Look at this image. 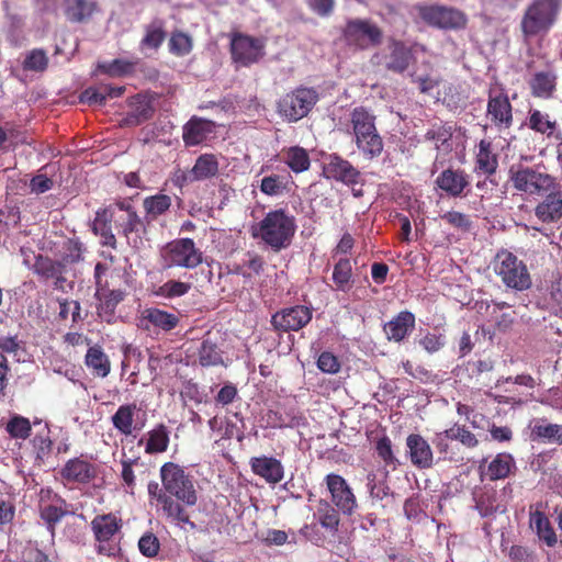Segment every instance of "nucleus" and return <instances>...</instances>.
<instances>
[{"label": "nucleus", "instance_id": "f257e3e1", "mask_svg": "<svg viewBox=\"0 0 562 562\" xmlns=\"http://www.w3.org/2000/svg\"><path fill=\"white\" fill-rule=\"evenodd\" d=\"M296 231L295 217L284 209L271 210L251 228V236L279 252L292 244Z\"/></svg>", "mask_w": 562, "mask_h": 562}, {"label": "nucleus", "instance_id": "f03ea898", "mask_svg": "<svg viewBox=\"0 0 562 562\" xmlns=\"http://www.w3.org/2000/svg\"><path fill=\"white\" fill-rule=\"evenodd\" d=\"M561 0H532L526 8L520 22L525 38L547 34L554 25Z\"/></svg>", "mask_w": 562, "mask_h": 562}, {"label": "nucleus", "instance_id": "7ed1b4c3", "mask_svg": "<svg viewBox=\"0 0 562 562\" xmlns=\"http://www.w3.org/2000/svg\"><path fill=\"white\" fill-rule=\"evenodd\" d=\"M160 477L168 495L181 503L182 508L186 509V507L196 504L198 495L193 481L182 467L173 462H166L160 468Z\"/></svg>", "mask_w": 562, "mask_h": 562}, {"label": "nucleus", "instance_id": "20e7f679", "mask_svg": "<svg viewBox=\"0 0 562 562\" xmlns=\"http://www.w3.org/2000/svg\"><path fill=\"white\" fill-rule=\"evenodd\" d=\"M508 173L514 189L528 195H543L557 187L555 178L539 167L513 165Z\"/></svg>", "mask_w": 562, "mask_h": 562}, {"label": "nucleus", "instance_id": "39448f33", "mask_svg": "<svg viewBox=\"0 0 562 562\" xmlns=\"http://www.w3.org/2000/svg\"><path fill=\"white\" fill-rule=\"evenodd\" d=\"M318 99L314 88L300 86L279 99L277 112L284 121L296 123L308 115Z\"/></svg>", "mask_w": 562, "mask_h": 562}, {"label": "nucleus", "instance_id": "423d86ee", "mask_svg": "<svg viewBox=\"0 0 562 562\" xmlns=\"http://www.w3.org/2000/svg\"><path fill=\"white\" fill-rule=\"evenodd\" d=\"M123 527L122 519L114 513L99 514L90 522L94 550L99 555L115 557L120 550L115 537Z\"/></svg>", "mask_w": 562, "mask_h": 562}, {"label": "nucleus", "instance_id": "0eeeda50", "mask_svg": "<svg viewBox=\"0 0 562 562\" xmlns=\"http://www.w3.org/2000/svg\"><path fill=\"white\" fill-rule=\"evenodd\" d=\"M494 271L509 289L526 291L532 284L531 276L525 262L508 250L497 252L494 260Z\"/></svg>", "mask_w": 562, "mask_h": 562}, {"label": "nucleus", "instance_id": "6e6552de", "mask_svg": "<svg viewBox=\"0 0 562 562\" xmlns=\"http://www.w3.org/2000/svg\"><path fill=\"white\" fill-rule=\"evenodd\" d=\"M413 10L428 26L440 30H462L467 26V15L454 8L439 4H415Z\"/></svg>", "mask_w": 562, "mask_h": 562}, {"label": "nucleus", "instance_id": "1a4fd4ad", "mask_svg": "<svg viewBox=\"0 0 562 562\" xmlns=\"http://www.w3.org/2000/svg\"><path fill=\"white\" fill-rule=\"evenodd\" d=\"M316 522L306 524L300 529L301 536L316 546H322L325 541L324 535L319 531L318 526L325 529L330 536L338 532L340 525V516L328 501L318 499L316 512L314 513Z\"/></svg>", "mask_w": 562, "mask_h": 562}, {"label": "nucleus", "instance_id": "9d476101", "mask_svg": "<svg viewBox=\"0 0 562 562\" xmlns=\"http://www.w3.org/2000/svg\"><path fill=\"white\" fill-rule=\"evenodd\" d=\"M266 42L244 33H233L231 36L229 52L232 61L236 68L250 67L259 63L266 52Z\"/></svg>", "mask_w": 562, "mask_h": 562}, {"label": "nucleus", "instance_id": "9b49d317", "mask_svg": "<svg viewBox=\"0 0 562 562\" xmlns=\"http://www.w3.org/2000/svg\"><path fill=\"white\" fill-rule=\"evenodd\" d=\"M342 35L348 46L361 50L379 46L383 40L382 30L367 19L349 20Z\"/></svg>", "mask_w": 562, "mask_h": 562}, {"label": "nucleus", "instance_id": "f8f14e48", "mask_svg": "<svg viewBox=\"0 0 562 562\" xmlns=\"http://www.w3.org/2000/svg\"><path fill=\"white\" fill-rule=\"evenodd\" d=\"M485 117L491 126L499 132L509 130L513 126V105L504 88L490 87Z\"/></svg>", "mask_w": 562, "mask_h": 562}, {"label": "nucleus", "instance_id": "ddd939ff", "mask_svg": "<svg viewBox=\"0 0 562 562\" xmlns=\"http://www.w3.org/2000/svg\"><path fill=\"white\" fill-rule=\"evenodd\" d=\"M148 495L150 502H156L158 507V512L161 513L162 517L181 528L186 525L190 527V529H195V524L190 519V515L187 509L182 508V504L176 502L170 495H168L166 488L159 487L158 483L150 482L148 484Z\"/></svg>", "mask_w": 562, "mask_h": 562}, {"label": "nucleus", "instance_id": "4468645a", "mask_svg": "<svg viewBox=\"0 0 562 562\" xmlns=\"http://www.w3.org/2000/svg\"><path fill=\"white\" fill-rule=\"evenodd\" d=\"M162 258L166 268L180 267L194 269L202 263L203 254L195 247L193 239L179 238L167 244L162 252Z\"/></svg>", "mask_w": 562, "mask_h": 562}, {"label": "nucleus", "instance_id": "2eb2a0df", "mask_svg": "<svg viewBox=\"0 0 562 562\" xmlns=\"http://www.w3.org/2000/svg\"><path fill=\"white\" fill-rule=\"evenodd\" d=\"M313 317V311L305 305L284 307L271 316V326L276 331H299L305 327Z\"/></svg>", "mask_w": 562, "mask_h": 562}, {"label": "nucleus", "instance_id": "dca6fc26", "mask_svg": "<svg viewBox=\"0 0 562 562\" xmlns=\"http://www.w3.org/2000/svg\"><path fill=\"white\" fill-rule=\"evenodd\" d=\"M323 172L327 179L342 182L346 186L362 183L361 172L338 154H330L325 158Z\"/></svg>", "mask_w": 562, "mask_h": 562}, {"label": "nucleus", "instance_id": "f3484780", "mask_svg": "<svg viewBox=\"0 0 562 562\" xmlns=\"http://www.w3.org/2000/svg\"><path fill=\"white\" fill-rule=\"evenodd\" d=\"M325 481L335 506L344 514L351 515L357 507V501L347 481L335 473L326 475Z\"/></svg>", "mask_w": 562, "mask_h": 562}, {"label": "nucleus", "instance_id": "a211bd4d", "mask_svg": "<svg viewBox=\"0 0 562 562\" xmlns=\"http://www.w3.org/2000/svg\"><path fill=\"white\" fill-rule=\"evenodd\" d=\"M406 454L411 463L420 470L434 465V452L429 442L419 434H411L406 438Z\"/></svg>", "mask_w": 562, "mask_h": 562}, {"label": "nucleus", "instance_id": "6ab92c4d", "mask_svg": "<svg viewBox=\"0 0 562 562\" xmlns=\"http://www.w3.org/2000/svg\"><path fill=\"white\" fill-rule=\"evenodd\" d=\"M436 184L452 198L465 196L470 187L469 175L462 169L448 168L437 177Z\"/></svg>", "mask_w": 562, "mask_h": 562}, {"label": "nucleus", "instance_id": "aec40b11", "mask_svg": "<svg viewBox=\"0 0 562 562\" xmlns=\"http://www.w3.org/2000/svg\"><path fill=\"white\" fill-rule=\"evenodd\" d=\"M68 483L88 484L97 476L95 465L81 457L69 459L59 471Z\"/></svg>", "mask_w": 562, "mask_h": 562}, {"label": "nucleus", "instance_id": "412c9836", "mask_svg": "<svg viewBox=\"0 0 562 562\" xmlns=\"http://www.w3.org/2000/svg\"><path fill=\"white\" fill-rule=\"evenodd\" d=\"M252 473L263 479L268 484L276 485L284 477V467L281 461L274 457H252L249 460Z\"/></svg>", "mask_w": 562, "mask_h": 562}, {"label": "nucleus", "instance_id": "4be33fe9", "mask_svg": "<svg viewBox=\"0 0 562 562\" xmlns=\"http://www.w3.org/2000/svg\"><path fill=\"white\" fill-rule=\"evenodd\" d=\"M137 411L136 403L120 405L111 417L113 427L125 437L133 435L134 431L142 430L145 422L136 418Z\"/></svg>", "mask_w": 562, "mask_h": 562}, {"label": "nucleus", "instance_id": "5701e85b", "mask_svg": "<svg viewBox=\"0 0 562 562\" xmlns=\"http://www.w3.org/2000/svg\"><path fill=\"white\" fill-rule=\"evenodd\" d=\"M61 8L66 20L77 24L90 22L100 11L97 0H63Z\"/></svg>", "mask_w": 562, "mask_h": 562}, {"label": "nucleus", "instance_id": "b1692460", "mask_svg": "<svg viewBox=\"0 0 562 562\" xmlns=\"http://www.w3.org/2000/svg\"><path fill=\"white\" fill-rule=\"evenodd\" d=\"M387 48L390 54L386 58L385 68L392 72H405L413 59V52L406 44L395 37L387 40Z\"/></svg>", "mask_w": 562, "mask_h": 562}, {"label": "nucleus", "instance_id": "393cba45", "mask_svg": "<svg viewBox=\"0 0 562 562\" xmlns=\"http://www.w3.org/2000/svg\"><path fill=\"white\" fill-rule=\"evenodd\" d=\"M215 122L193 115L182 128V139L186 146H198L214 133Z\"/></svg>", "mask_w": 562, "mask_h": 562}, {"label": "nucleus", "instance_id": "a878e982", "mask_svg": "<svg viewBox=\"0 0 562 562\" xmlns=\"http://www.w3.org/2000/svg\"><path fill=\"white\" fill-rule=\"evenodd\" d=\"M416 318L409 311H402L384 324L383 331L390 341H403L415 328Z\"/></svg>", "mask_w": 562, "mask_h": 562}, {"label": "nucleus", "instance_id": "bb28decb", "mask_svg": "<svg viewBox=\"0 0 562 562\" xmlns=\"http://www.w3.org/2000/svg\"><path fill=\"white\" fill-rule=\"evenodd\" d=\"M498 168V155L494 153L491 140L481 139L477 145V151L474 158V172L479 176L490 178L494 176Z\"/></svg>", "mask_w": 562, "mask_h": 562}, {"label": "nucleus", "instance_id": "cd10ccee", "mask_svg": "<svg viewBox=\"0 0 562 562\" xmlns=\"http://www.w3.org/2000/svg\"><path fill=\"white\" fill-rule=\"evenodd\" d=\"M113 221L114 213L110 209H99L95 212L91 229L94 235L100 236L102 246H106L115 250L117 248V241L112 232Z\"/></svg>", "mask_w": 562, "mask_h": 562}, {"label": "nucleus", "instance_id": "c85d7f7f", "mask_svg": "<svg viewBox=\"0 0 562 562\" xmlns=\"http://www.w3.org/2000/svg\"><path fill=\"white\" fill-rule=\"evenodd\" d=\"M535 215L542 223H552L562 218V190H551L535 207Z\"/></svg>", "mask_w": 562, "mask_h": 562}, {"label": "nucleus", "instance_id": "c756f323", "mask_svg": "<svg viewBox=\"0 0 562 562\" xmlns=\"http://www.w3.org/2000/svg\"><path fill=\"white\" fill-rule=\"evenodd\" d=\"M526 125L535 133L540 134L547 138H559L558 121L547 112H542L538 109H530L528 112Z\"/></svg>", "mask_w": 562, "mask_h": 562}, {"label": "nucleus", "instance_id": "7c9ffc66", "mask_svg": "<svg viewBox=\"0 0 562 562\" xmlns=\"http://www.w3.org/2000/svg\"><path fill=\"white\" fill-rule=\"evenodd\" d=\"M355 139L376 134L375 116L364 106H357L350 113Z\"/></svg>", "mask_w": 562, "mask_h": 562}, {"label": "nucleus", "instance_id": "2f4dec72", "mask_svg": "<svg viewBox=\"0 0 562 562\" xmlns=\"http://www.w3.org/2000/svg\"><path fill=\"white\" fill-rule=\"evenodd\" d=\"M530 439L549 443L562 445V425L547 423L546 419H537L530 425Z\"/></svg>", "mask_w": 562, "mask_h": 562}, {"label": "nucleus", "instance_id": "473e14b6", "mask_svg": "<svg viewBox=\"0 0 562 562\" xmlns=\"http://www.w3.org/2000/svg\"><path fill=\"white\" fill-rule=\"evenodd\" d=\"M528 83L533 97L549 99L557 88V75L553 70L538 71Z\"/></svg>", "mask_w": 562, "mask_h": 562}, {"label": "nucleus", "instance_id": "72a5a7b5", "mask_svg": "<svg viewBox=\"0 0 562 562\" xmlns=\"http://www.w3.org/2000/svg\"><path fill=\"white\" fill-rule=\"evenodd\" d=\"M218 171L220 161L217 156L207 153L202 154L196 158L191 169V179L196 181H204L216 177Z\"/></svg>", "mask_w": 562, "mask_h": 562}, {"label": "nucleus", "instance_id": "f704fd0d", "mask_svg": "<svg viewBox=\"0 0 562 562\" xmlns=\"http://www.w3.org/2000/svg\"><path fill=\"white\" fill-rule=\"evenodd\" d=\"M530 527L533 528L537 532L538 538L544 542L548 547L552 548L558 542L557 533L547 517V515L537 509L535 512L530 510Z\"/></svg>", "mask_w": 562, "mask_h": 562}, {"label": "nucleus", "instance_id": "c9c22d12", "mask_svg": "<svg viewBox=\"0 0 562 562\" xmlns=\"http://www.w3.org/2000/svg\"><path fill=\"white\" fill-rule=\"evenodd\" d=\"M282 161L294 173H301L310 169L311 159L305 148L301 146H291L281 151Z\"/></svg>", "mask_w": 562, "mask_h": 562}, {"label": "nucleus", "instance_id": "e433bc0d", "mask_svg": "<svg viewBox=\"0 0 562 562\" xmlns=\"http://www.w3.org/2000/svg\"><path fill=\"white\" fill-rule=\"evenodd\" d=\"M144 319L154 327L164 331H170L175 329L180 322V318L177 314L169 313L157 307L146 308L144 311Z\"/></svg>", "mask_w": 562, "mask_h": 562}, {"label": "nucleus", "instance_id": "4c0bfd02", "mask_svg": "<svg viewBox=\"0 0 562 562\" xmlns=\"http://www.w3.org/2000/svg\"><path fill=\"white\" fill-rule=\"evenodd\" d=\"M69 514L68 504L66 499H63L61 504L56 502L53 504L40 505V516L45 522L46 528L54 533L56 526L63 520L65 516Z\"/></svg>", "mask_w": 562, "mask_h": 562}, {"label": "nucleus", "instance_id": "58836bf2", "mask_svg": "<svg viewBox=\"0 0 562 562\" xmlns=\"http://www.w3.org/2000/svg\"><path fill=\"white\" fill-rule=\"evenodd\" d=\"M85 364L92 370L93 374L105 378L111 371L109 357L100 346H92L87 350Z\"/></svg>", "mask_w": 562, "mask_h": 562}, {"label": "nucleus", "instance_id": "ea45409f", "mask_svg": "<svg viewBox=\"0 0 562 562\" xmlns=\"http://www.w3.org/2000/svg\"><path fill=\"white\" fill-rule=\"evenodd\" d=\"M513 468H515L513 456L507 452H502L496 454L488 463L485 474L491 481L503 480L510 474Z\"/></svg>", "mask_w": 562, "mask_h": 562}, {"label": "nucleus", "instance_id": "a19ab883", "mask_svg": "<svg viewBox=\"0 0 562 562\" xmlns=\"http://www.w3.org/2000/svg\"><path fill=\"white\" fill-rule=\"evenodd\" d=\"M166 36L165 22L161 19H155L145 26V35L140 41V47L157 50Z\"/></svg>", "mask_w": 562, "mask_h": 562}, {"label": "nucleus", "instance_id": "79ce46f5", "mask_svg": "<svg viewBox=\"0 0 562 562\" xmlns=\"http://www.w3.org/2000/svg\"><path fill=\"white\" fill-rule=\"evenodd\" d=\"M148 438L145 445L147 454L165 452L169 446V431L164 424L157 425L147 434Z\"/></svg>", "mask_w": 562, "mask_h": 562}, {"label": "nucleus", "instance_id": "37998d69", "mask_svg": "<svg viewBox=\"0 0 562 562\" xmlns=\"http://www.w3.org/2000/svg\"><path fill=\"white\" fill-rule=\"evenodd\" d=\"M132 105L134 109L127 114L126 122L132 125H139L154 115L155 109L151 102L145 97L137 94L133 98Z\"/></svg>", "mask_w": 562, "mask_h": 562}, {"label": "nucleus", "instance_id": "c03bdc74", "mask_svg": "<svg viewBox=\"0 0 562 562\" xmlns=\"http://www.w3.org/2000/svg\"><path fill=\"white\" fill-rule=\"evenodd\" d=\"M331 279L336 290L342 292L350 290L352 283V265L350 259L340 258L334 265Z\"/></svg>", "mask_w": 562, "mask_h": 562}, {"label": "nucleus", "instance_id": "a18cd8bd", "mask_svg": "<svg viewBox=\"0 0 562 562\" xmlns=\"http://www.w3.org/2000/svg\"><path fill=\"white\" fill-rule=\"evenodd\" d=\"M303 416L294 408L289 411H269L267 422L273 428H294L302 424Z\"/></svg>", "mask_w": 562, "mask_h": 562}, {"label": "nucleus", "instance_id": "49530a36", "mask_svg": "<svg viewBox=\"0 0 562 562\" xmlns=\"http://www.w3.org/2000/svg\"><path fill=\"white\" fill-rule=\"evenodd\" d=\"M4 430L11 439L24 441L32 434V424L29 418L13 414L4 424Z\"/></svg>", "mask_w": 562, "mask_h": 562}, {"label": "nucleus", "instance_id": "de8ad7c7", "mask_svg": "<svg viewBox=\"0 0 562 562\" xmlns=\"http://www.w3.org/2000/svg\"><path fill=\"white\" fill-rule=\"evenodd\" d=\"M356 146L366 160H373L381 156L384 144L379 133L355 139Z\"/></svg>", "mask_w": 562, "mask_h": 562}, {"label": "nucleus", "instance_id": "09e8293b", "mask_svg": "<svg viewBox=\"0 0 562 562\" xmlns=\"http://www.w3.org/2000/svg\"><path fill=\"white\" fill-rule=\"evenodd\" d=\"M171 203V198L169 195L158 193L155 195L146 196L143 201V206L146 216L149 220H156L158 216H161L169 211Z\"/></svg>", "mask_w": 562, "mask_h": 562}, {"label": "nucleus", "instance_id": "8fccbe9b", "mask_svg": "<svg viewBox=\"0 0 562 562\" xmlns=\"http://www.w3.org/2000/svg\"><path fill=\"white\" fill-rule=\"evenodd\" d=\"M199 363L202 367H214L223 363L222 352L216 342L204 337L198 352Z\"/></svg>", "mask_w": 562, "mask_h": 562}, {"label": "nucleus", "instance_id": "3c124183", "mask_svg": "<svg viewBox=\"0 0 562 562\" xmlns=\"http://www.w3.org/2000/svg\"><path fill=\"white\" fill-rule=\"evenodd\" d=\"M475 508L482 517H490L498 510L497 492L494 488L483 490L474 495Z\"/></svg>", "mask_w": 562, "mask_h": 562}, {"label": "nucleus", "instance_id": "603ef678", "mask_svg": "<svg viewBox=\"0 0 562 562\" xmlns=\"http://www.w3.org/2000/svg\"><path fill=\"white\" fill-rule=\"evenodd\" d=\"M289 177L282 175H270L261 179L260 191L269 196L282 195L289 191Z\"/></svg>", "mask_w": 562, "mask_h": 562}, {"label": "nucleus", "instance_id": "864d4df0", "mask_svg": "<svg viewBox=\"0 0 562 562\" xmlns=\"http://www.w3.org/2000/svg\"><path fill=\"white\" fill-rule=\"evenodd\" d=\"M374 450L385 467H391L392 470H396L400 465V461L393 450V443L386 435L374 442Z\"/></svg>", "mask_w": 562, "mask_h": 562}, {"label": "nucleus", "instance_id": "5fc2aeb1", "mask_svg": "<svg viewBox=\"0 0 562 562\" xmlns=\"http://www.w3.org/2000/svg\"><path fill=\"white\" fill-rule=\"evenodd\" d=\"M48 56L42 48H34L30 50L22 64V67L26 71L44 72L48 67Z\"/></svg>", "mask_w": 562, "mask_h": 562}, {"label": "nucleus", "instance_id": "6e6d98bb", "mask_svg": "<svg viewBox=\"0 0 562 562\" xmlns=\"http://www.w3.org/2000/svg\"><path fill=\"white\" fill-rule=\"evenodd\" d=\"M169 52L176 56L189 55L192 50V38L182 31H175L169 38Z\"/></svg>", "mask_w": 562, "mask_h": 562}, {"label": "nucleus", "instance_id": "4d7b16f0", "mask_svg": "<svg viewBox=\"0 0 562 562\" xmlns=\"http://www.w3.org/2000/svg\"><path fill=\"white\" fill-rule=\"evenodd\" d=\"M32 445L36 454V460L43 462L49 457L53 449V441L49 436L48 424H45L43 431H40L34 436Z\"/></svg>", "mask_w": 562, "mask_h": 562}, {"label": "nucleus", "instance_id": "13d9d810", "mask_svg": "<svg viewBox=\"0 0 562 562\" xmlns=\"http://www.w3.org/2000/svg\"><path fill=\"white\" fill-rule=\"evenodd\" d=\"M114 223L120 233H122L126 238H128L130 234L137 232L143 225L137 212L130 210H127V214L114 216Z\"/></svg>", "mask_w": 562, "mask_h": 562}, {"label": "nucleus", "instance_id": "bf43d9fd", "mask_svg": "<svg viewBox=\"0 0 562 562\" xmlns=\"http://www.w3.org/2000/svg\"><path fill=\"white\" fill-rule=\"evenodd\" d=\"M425 137L428 140H432L437 149H440L445 146L448 148L450 147L449 142L452 137V127L446 124H435L427 131Z\"/></svg>", "mask_w": 562, "mask_h": 562}, {"label": "nucleus", "instance_id": "052dcab7", "mask_svg": "<svg viewBox=\"0 0 562 562\" xmlns=\"http://www.w3.org/2000/svg\"><path fill=\"white\" fill-rule=\"evenodd\" d=\"M445 437L451 440H458L468 448H474L479 443L475 435L467 429L465 426L460 425H454L451 428L445 430Z\"/></svg>", "mask_w": 562, "mask_h": 562}, {"label": "nucleus", "instance_id": "680f3d73", "mask_svg": "<svg viewBox=\"0 0 562 562\" xmlns=\"http://www.w3.org/2000/svg\"><path fill=\"white\" fill-rule=\"evenodd\" d=\"M190 283L177 280H169L159 286L157 294L167 299H173L187 294L190 291Z\"/></svg>", "mask_w": 562, "mask_h": 562}, {"label": "nucleus", "instance_id": "e2e57ef3", "mask_svg": "<svg viewBox=\"0 0 562 562\" xmlns=\"http://www.w3.org/2000/svg\"><path fill=\"white\" fill-rule=\"evenodd\" d=\"M138 549L144 557L155 558L160 551V541L153 532H145L138 540Z\"/></svg>", "mask_w": 562, "mask_h": 562}, {"label": "nucleus", "instance_id": "0e129e2a", "mask_svg": "<svg viewBox=\"0 0 562 562\" xmlns=\"http://www.w3.org/2000/svg\"><path fill=\"white\" fill-rule=\"evenodd\" d=\"M34 270L37 274L45 278H54L57 274L61 273V265L53 261L49 258H44L40 256L34 265Z\"/></svg>", "mask_w": 562, "mask_h": 562}, {"label": "nucleus", "instance_id": "69168bd1", "mask_svg": "<svg viewBox=\"0 0 562 562\" xmlns=\"http://www.w3.org/2000/svg\"><path fill=\"white\" fill-rule=\"evenodd\" d=\"M317 368L324 373L335 374L340 370V362L334 353L323 351L317 359Z\"/></svg>", "mask_w": 562, "mask_h": 562}, {"label": "nucleus", "instance_id": "338daca9", "mask_svg": "<svg viewBox=\"0 0 562 562\" xmlns=\"http://www.w3.org/2000/svg\"><path fill=\"white\" fill-rule=\"evenodd\" d=\"M131 63L121 59H114L110 63H103L99 65L101 72L112 77L125 75L131 70Z\"/></svg>", "mask_w": 562, "mask_h": 562}, {"label": "nucleus", "instance_id": "774afa93", "mask_svg": "<svg viewBox=\"0 0 562 562\" xmlns=\"http://www.w3.org/2000/svg\"><path fill=\"white\" fill-rule=\"evenodd\" d=\"M79 101L89 105H104L105 101L103 98L101 85L98 87H89L85 89L79 95Z\"/></svg>", "mask_w": 562, "mask_h": 562}]
</instances>
